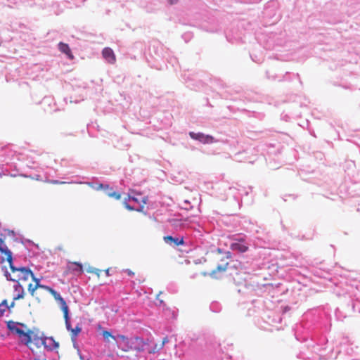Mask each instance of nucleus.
I'll return each mask as SVG.
<instances>
[{
    "instance_id": "f257e3e1",
    "label": "nucleus",
    "mask_w": 360,
    "mask_h": 360,
    "mask_svg": "<svg viewBox=\"0 0 360 360\" xmlns=\"http://www.w3.org/2000/svg\"><path fill=\"white\" fill-rule=\"evenodd\" d=\"M331 308L328 304L307 310L301 321L302 327L309 333L323 334L331 330Z\"/></svg>"
},
{
    "instance_id": "f03ea898",
    "label": "nucleus",
    "mask_w": 360,
    "mask_h": 360,
    "mask_svg": "<svg viewBox=\"0 0 360 360\" xmlns=\"http://www.w3.org/2000/svg\"><path fill=\"white\" fill-rule=\"evenodd\" d=\"M356 287L346 279H342L335 283L333 289L338 297H344L348 302L346 304L337 307L335 310V316L338 321H342L350 312L356 311V304L353 296H355Z\"/></svg>"
},
{
    "instance_id": "7ed1b4c3",
    "label": "nucleus",
    "mask_w": 360,
    "mask_h": 360,
    "mask_svg": "<svg viewBox=\"0 0 360 360\" xmlns=\"http://www.w3.org/2000/svg\"><path fill=\"white\" fill-rule=\"evenodd\" d=\"M174 201L169 197H159V223H169L176 230H181L186 226V218L173 210Z\"/></svg>"
},
{
    "instance_id": "20e7f679",
    "label": "nucleus",
    "mask_w": 360,
    "mask_h": 360,
    "mask_svg": "<svg viewBox=\"0 0 360 360\" xmlns=\"http://www.w3.org/2000/svg\"><path fill=\"white\" fill-rule=\"evenodd\" d=\"M266 278L257 275L251 276L244 278L243 283L238 286L237 291L245 296H260L264 292H271L274 289V285L266 283Z\"/></svg>"
},
{
    "instance_id": "39448f33",
    "label": "nucleus",
    "mask_w": 360,
    "mask_h": 360,
    "mask_svg": "<svg viewBox=\"0 0 360 360\" xmlns=\"http://www.w3.org/2000/svg\"><path fill=\"white\" fill-rule=\"evenodd\" d=\"M7 328L13 335L18 337L22 344L30 347L32 340H34V333L32 330L25 324L13 321H7Z\"/></svg>"
},
{
    "instance_id": "423d86ee",
    "label": "nucleus",
    "mask_w": 360,
    "mask_h": 360,
    "mask_svg": "<svg viewBox=\"0 0 360 360\" xmlns=\"http://www.w3.org/2000/svg\"><path fill=\"white\" fill-rule=\"evenodd\" d=\"M8 264L10 270L5 271V276L7 280L20 283V282L27 281L30 278H34V274L29 268L14 266L13 257L11 258V262Z\"/></svg>"
},
{
    "instance_id": "0eeeda50",
    "label": "nucleus",
    "mask_w": 360,
    "mask_h": 360,
    "mask_svg": "<svg viewBox=\"0 0 360 360\" xmlns=\"http://www.w3.org/2000/svg\"><path fill=\"white\" fill-rule=\"evenodd\" d=\"M163 241L167 245L181 252L188 253L191 251L189 240L183 236L167 235L163 237Z\"/></svg>"
},
{
    "instance_id": "6e6552de",
    "label": "nucleus",
    "mask_w": 360,
    "mask_h": 360,
    "mask_svg": "<svg viewBox=\"0 0 360 360\" xmlns=\"http://www.w3.org/2000/svg\"><path fill=\"white\" fill-rule=\"evenodd\" d=\"M230 248L235 252L244 253L249 249L248 237L243 233H237L230 237Z\"/></svg>"
},
{
    "instance_id": "1a4fd4ad",
    "label": "nucleus",
    "mask_w": 360,
    "mask_h": 360,
    "mask_svg": "<svg viewBox=\"0 0 360 360\" xmlns=\"http://www.w3.org/2000/svg\"><path fill=\"white\" fill-rule=\"evenodd\" d=\"M225 35L227 41L231 44H238L242 41L244 37V30L241 26L237 25L226 30Z\"/></svg>"
},
{
    "instance_id": "9d476101",
    "label": "nucleus",
    "mask_w": 360,
    "mask_h": 360,
    "mask_svg": "<svg viewBox=\"0 0 360 360\" xmlns=\"http://www.w3.org/2000/svg\"><path fill=\"white\" fill-rule=\"evenodd\" d=\"M162 310V316L167 321H174L177 319L178 309L175 307L173 309L167 306L166 303L159 299V311Z\"/></svg>"
},
{
    "instance_id": "9b49d317",
    "label": "nucleus",
    "mask_w": 360,
    "mask_h": 360,
    "mask_svg": "<svg viewBox=\"0 0 360 360\" xmlns=\"http://www.w3.org/2000/svg\"><path fill=\"white\" fill-rule=\"evenodd\" d=\"M266 76L267 79L272 81H278V82H284V81H290L293 79H297L299 82L302 84V81L300 79L299 74H294L290 72H286L285 75L278 76L276 74L271 75L269 71L266 72Z\"/></svg>"
},
{
    "instance_id": "f8f14e48",
    "label": "nucleus",
    "mask_w": 360,
    "mask_h": 360,
    "mask_svg": "<svg viewBox=\"0 0 360 360\" xmlns=\"http://www.w3.org/2000/svg\"><path fill=\"white\" fill-rule=\"evenodd\" d=\"M66 329L70 332L71 340L75 341L77 336L82 331V326L78 323L75 328H72L70 323L69 311L63 314Z\"/></svg>"
},
{
    "instance_id": "ddd939ff",
    "label": "nucleus",
    "mask_w": 360,
    "mask_h": 360,
    "mask_svg": "<svg viewBox=\"0 0 360 360\" xmlns=\"http://www.w3.org/2000/svg\"><path fill=\"white\" fill-rule=\"evenodd\" d=\"M128 199L129 200H132L134 202L137 203L136 207H131L129 204H127L126 202H124V207L129 210H137V211H142L144 205L146 204V198L145 197H143L141 194H137L136 195H129Z\"/></svg>"
},
{
    "instance_id": "4468645a",
    "label": "nucleus",
    "mask_w": 360,
    "mask_h": 360,
    "mask_svg": "<svg viewBox=\"0 0 360 360\" xmlns=\"http://www.w3.org/2000/svg\"><path fill=\"white\" fill-rule=\"evenodd\" d=\"M188 135L191 139L198 141L203 144H210L217 141L214 136L209 134H205L202 132L190 131Z\"/></svg>"
},
{
    "instance_id": "2eb2a0df",
    "label": "nucleus",
    "mask_w": 360,
    "mask_h": 360,
    "mask_svg": "<svg viewBox=\"0 0 360 360\" xmlns=\"http://www.w3.org/2000/svg\"><path fill=\"white\" fill-rule=\"evenodd\" d=\"M45 290L49 292L52 295L53 297H54V299L58 301L60 305V309L63 311V314L69 311V309H68V306L66 303V302L65 301V300L60 295L59 293H58L55 290H53V288L49 287V286H46L45 285L44 287V289Z\"/></svg>"
},
{
    "instance_id": "dca6fc26",
    "label": "nucleus",
    "mask_w": 360,
    "mask_h": 360,
    "mask_svg": "<svg viewBox=\"0 0 360 360\" xmlns=\"http://www.w3.org/2000/svg\"><path fill=\"white\" fill-rule=\"evenodd\" d=\"M0 252L4 255L1 257L2 262L6 260L8 263L11 262V258L13 257L12 252L6 246L4 240L2 238H0Z\"/></svg>"
},
{
    "instance_id": "f3484780",
    "label": "nucleus",
    "mask_w": 360,
    "mask_h": 360,
    "mask_svg": "<svg viewBox=\"0 0 360 360\" xmlns=\"http://www.w3.org/2000/svg\"><path fill=\"white\" fill-rule=\"evenodd\" d=\"M163 117L161 118L159 115V120H160V123L162 124V129H167L172 126L173 116L172 113L166 110L162 111Z\"/></svg>"
},
{
    "instance_id": "a211bd4d",
    "label": "nucleus",
    "mask_w": 360,
    "mask_h": 360,
    "mask_svg": "<svg viewBox=\"0 0 360 360\" xmlns=\"http://www.w3.org/2000/svg\"><path fill=\"white\" fill-rule=\"evenodd\" d=\"M67 270L69 272L81 275L84 272L82 264L77 262H68Z\"/></svg>"
},
{
    "instance_id": "6ab92c4d",
    "label": "nucleus",
    "mask_w": 360,
    "mask_h": 360,
    "mask_svg": "<svg viewBox=\"0 0 360 360\" xmlns=\"http://www.w3.org/2000/svg\"><path fill=\"white\" fill-rule=\"evenodd\" d=\"M102 55H103V57L105 58V60L108 63H111V64H113L115 63L116 57H115V55L113 51L110 48H109V47L104 48L102 51Z\"/></svg>"
},
{
    "instance_id": "aec40b11",
    "label": "nucleus",
    "mask_w": 360,
    "mask_h": 360,
    "mask_svg": "<svg viewBox=\"0 0 360 360\" xmlns=\"http://www.w3.org/2000/svg\"><path fill=\"white\" fill-rule=\"evenodd\" d=\"M46 348L49 350H53L59 347V343L56 342L53 338H46L44 340H39Z\"/></svg>"
},
{
    "instance_id": "412c9836",
    "label": "nucleus",
    "mask_w": 360,
    "mask_h": 360,
    "mask_svg": "<svg viewBox=\"0 0 360 360\" xmlns=\"http://www.w3.org/2000/svg\"><path fill=\"white\" fill-rule=\"evenodd\" d=\"M32 279L35 282V283H30L28 285V291L32 296L36 297V291L39 288L44 289L45 285L40 284L39 280L36 278L34 276V278Z\"/></svg>"
},
{
    "instance_id": "4be33fe9",
    "label": "nucleus",
    "mask_w": 360,
    "mask_h": 360,
    "mask_svg": "<svg viewBox=\"0 0 360 360\" xmlns=\"http://www.w3.org/2000/svg\"><path fill=\"white\" fill-rule=\"evenodd\" d=\"M13 288L14 290L17 292V294L13 296V300H19L25 298L26 293L24 288L20 283H16Z\"/></svg>"
},
{
    "instance_id": "5701e85b",
    "label": "nucleus",
    "mask_w": 360,
    "mask_h": 360,
    "mask_svg": "<svg viewBox=\"0 0 360 360\" xmlns=\"http://www.w3.org/2000/svg\"><path fill=\"white\" fill-rule=\"evenodd\" d=\"M58 49L60 52L66 54L68 58H70V60L74 59V56L72 53V51L68 44L60 42L58 44Z\"/></svg>"
},
{
    "instance_id": "b1692460",
    "label": "nucleus",
    "mask_w": 360,
    "mask_h": 360,
    "mask_svg": "<svg viewBox=\"0 0 360 360\" xmlns=\"http://www.w3.org/2000/svg\"><path fill=\"white\" fill-rule=\"evenodd\" d=\"M342 356H343V354L338 348L335 349H332L329 353L325 355L327 359H337Z\"/></svg>"
},
{
    "instance_id": "393cba45",
    "label": "nucleus",
    "mask_w": 360,
    "mask_h": 360,
    "mask_svg": "<svg viewBox=\"0 0 360 360\" xmlns=\"http://www.w3.org/2000/svg\"><path fill=\"white\" fill-rule=\"evenodd\" d=\"M117 338L122 341V344L123 345L122 350L124 351H129L130 349H131V347L129 346V338L123 335H117Z\"/></svg>"
},
{
    "instance_id": "a878e982",
    "label": "nucleus",
    "mask_w": 360,
    "mask_h": 360,
    "mask_svg": "<svg viewBox=\"0 0 360 360\" xmlns=\"http://www.w3.org/2000/svg\"><path fill=\"white\" fill-rule=\"evenodd\" d=\"M193 206L194 205L192 204V202L188 200H184L179 205L180 209L187 211L192 210Z\"/></svg>"
},
{
    "instance_id": "bb28decb",
    "label": "nucleus",
    "mask_w": 360,
    "mask_h": 360,
    "mask_svg": "<svg viewBox=\"0 0 360 360\" xmlns=\"http://www.w3.org/2000/svg\"><path fill=\"white\" fill-rule=\"evenodd\" d=\"M227 265H228V263H226V264H218L217 266V269L215 270H213L211 273H210V276L212 277V278H217L216 276V274L218 272V271H220V272H224L227 269Z\"/></svg>"
},
{
    "instance_id": "cd10ccee",
    "label": "nucleus",
    "mask_w": 360,
    "mask_h": 360,
    "mask_svg": "<svg viewBox=\"0 0 360 360\" xmlns=\"http://www.w3.org/2000/svg\"><path fill=\"white\" fill-rule=\"evenodd\" d=\"M210 309L212 312L219 313L221 310V305L217 301H213L210 305Z\"/></svg>"
},
{
    "instance_id": "c85d7f7f",
    "label": "nucleus",
    "mask_w": 360,
    "mask_h": 360,
    "mask_svg": "<svg viewBox=\"0 0 360 360\" xmlns=\"http://www.w3.org/2000/svg\"><path fill=\"white\" fill-rule=\"evenodd\" d=\"M105 194L110 198H112L116 200H120L121 198V195L119 193L113 191L112 188H110V189H105Z\"/></svg>"
},
{
    "instance_id": "c756f323",
    "label": "nucleus",
    "mask_w": 360,
    "mask_h": 360,
    "mask_svg": "<svg viewBox=\"0 0 360 360\" xmlns=\"http://www.w3.org/2000/svg\"><path fill=\"white\" fill-rule=\"evenodd\" d=\"M174 334L166 335L165 337H163L162 340V347H164V346L167 345V344L172 342V340L174 338Z\"/></svg>"
},
{
    "instance_id": "7c9ffc66",
    "label": "nucleus",
    "mask_w": 360,
    "mask_h": 360,
    "mask_svg": "<svg viewBox=\"0 0 360 360\" xmlns=\"http://www.w3.org/2000/svg\"><path fill=\"white\" fill-rule=\"evenodd\" d=\"M167 290L170 293L174 294L177 292L178 287L175 283H171L167 285Z\"/></svg>"
},
{
    "instance_id": "2f4dec72",
    "label": "nucleus",
    "mask_w": 360,
    "mask_h": 360,
    "mask_svg": "<svg viewBox=\"0 0 360 360\" xmlns=\"http://www.w3.org/2000/svg\"><path fill=\"white\" fill-rule=\"evenodd\" d=\"M250 58L252 60V61H254L256 63H262L264 60V58L261 55L257 56L254 53H250Z\"/></svg>"
},
{
    "instance_id": "473e14b6",
    "label": "nucleus",
    "mask_w": 360,
    "mask_h": 360,
    "mask_svg": "<svg viewBox=\"0 0 360 360\" xmlns=\"http://www.w3.org/2000/svg\"><path fill=\"white\" fill-rule=\"evenodd\" d=\"M8 307V302L6 300H3L0 303V316H3Z\"/></svg>"
},
{
    "instance_id": "72a5a7b5",
    "label": "nucleus",
    "mask_w": 360,
    "mask_h": 360,
    "mask_svg": "<svg viewBox=\"0 0 360 360\" xmlns=\"http://www.w3.org/2000/svg\"><path fill=\"white\" fill-rule=\"evenodd\" d=\"M86 271L88 273H90V274H96L98 277L100 276V274L101 273V270L98 269H96V268H94V267H92V266H89L87 269H86Z\"/></svg>"
},
{
    "instance_id": "f704fd0d",
    "label": "nucleus",
    "mask_w": 360,
    "mask_h": 360,
    "mask_svg": "<svg viewBox=\"0 0 360 360\" xmlns=\"http://www.w3.org/2000/svg\"><path fill=\"white\" fill-rule=\"evenodd\" d=\"M102 335H103V338L107 341L109 340V338H111L114 340L116 339L115 336L112 335L110 332L107 331V330H103L102 332Z\"/></svg>"
},
{
    "instance_id": "c9c22d12",
    "label": "nucleus",
    "mask_w": 360,
    "mask_h": 360,
    "mask_svg": "<svg viewBox=\"0 0 360 360\" xmlns=\"http://www.w3.org/2000/svg\"><path fill=\"white\" fill-rule=\"evenodd\" d=\"M216 84L219 86L220 88H224L225 87V84L224 83V82L219 79H216L214 80Z\"/></svg>"
},
{
    "instance_id": "e433bc0d",
    "label": "nucleus",
    "mask_w": 360,
    "mask_h": 360,
    "mask_svg": "<svg viewBox=\"0 0 360 360\" xmlns=\"http://www.w3.org/2000/svg\"><path fill=\"white\" fill-rule=\"evenodd\" d=\"M165 328H166V331L168 332L169 333H172L174 331V326L171 323L167 324L165 326Z\"/></svg>"
},
{
    "instance_id": "4c0bfd02",
    "label": "nucleus",
    "mask_w": 360,
    "mask_h": 360,
    "mask_svg": "<svg viewBox=\"0 0 360 360\" xmlns=\"http://www.w3.org/2000/svg\"><path fill=\"white\" fill-rule=\"evenodd\" d=\"M96 189H97V190H101V189H103V190H104V191H105V189H110V186H109V185H108V184H99V185L98 186V187H97V188H96Z\"/></svg>"
},
{
    "instance_id": "58836bf2",
    "label": "nucleus",
    "mask_w": 360,
    "mask_h": 360,
    "mask_svg": "<svg viewBox=\"0 0 360 360\" xmlns=\"http://www.w3.org/2000/svg\"><path fill=\"white\" fill-rule=\"evenodd\" d=\"M44 181L52 184H63L65 183L63 181H59L58 180H45Z\"/></svg>"
},
{
    "instance_id": "ea45409f",
    "label": "nucleus",
    "mask_w": 360,
    "mask_h": 360,
    "mask_svg": "<svg viewBox=\"0 0 360 360\" xmlns=\"http://www.w3.org/2000/svg\"><path fill=\"white\" fill-rule=\"evenodd\" d=\"M15 301H16V300H13V301L11 302V303L10 304H8V307H7V309H10L13 308V307H15Z\"/></svg>"
},
{
    "instance_id": "a19ab883",
    "label": "nucleus",
    "mask_w": 360,
    "mask_h": 360,
    "mask_svg": "<svg viewBox=\"0 0 360 360\" xmlns=\"http://www.w3.org/2000/svg\"><path fill=\"white\" fill-rule=\"evenodd\" d=\"M281 147H278L277 148V152H274L273 150H269V153H274L275 155H276L277 153H281Z\"/></svg>"
},
{
    "instance_id": "79ce46f5",
    "label": "nucleus",
    "mask_w": 360,
    "mask_h": 360,
    "mask_svg": "<svg viewBox=\"0 0 360 360\" xmlns=\"http://www.w3.org/2000/svg\"><path fill=\"white\" fill-rule=\"evenodd\" d=\"M232 256V253L229 251L226 252V258H231Z\"/></svg>"
},
{
    "instance_id": "37998d69",
    "label": "nucleus",
    "mask_w": 360,
    "mask_h": 360,
    "mask_svg": "<svg viewBox=\"0 0 360 360\" xmlns=\"http://www.w3.org/2000/svg\"><path fill=\"white\" fill-rule=\"evenodd\" d=\"M32 179H34L36 181H41L40 175H36L35 177H32Z\"/></svg>"
},
{
    "instance_id": "c03bdc74",
    "label": "nucleus",
    "mask_w": 360,
    "mask_h": 360,
    "mask_svg": "<svg viewBox=\"0 0 360 360\" xmlns=\"http://www.w3.org/2000/svg\"><path fill=\"white\" fill-rule=\"evenodd\" d=\"M168 2L170 4H175L176 3H177L178 0H167Z\"/></svg>"
},
{
    "instance_id": "a18cd8bd",
    "label": "nucleus",
    "mask_w": 360,
    "mask_h": 360,
    "mask_svg": "<svg viewBox=\"0 0 360 360\" xmlns=\"http://www.w3.org/2000/svg\"><path fill=\"white\" fill-rule=\"evenodd\" d=\"M125 272H127L129 276L134 275V273L131 270H129V269L125 270Z\"/></svg>"
},
{
    "instance_id": "49530a36",
    "label": "nucleus",
    "mask_w": 360,
    "mask_h": 360,
    "mask_svg": "<svg viewBox=\"0 0 360 360\" xmlns=\"http://www.w3.org/2000/svg\"><path fill=\"white\" fill-rule=\"evenodd\" d=\"M290 307H288V306H285L284 308H283V313H285L287 312L288 310H290Z\"/></svg>"
},
{
    "instance_id": "de8ad7c7",
    "label": "nucleus",
    "mask_w": 360,
    "mask_h": 360,
    "mask_svg": "<svg viewBox=\"0 0 360 360\" xmlns=\"http://www.w3.org/2000/svg\"><path fill=\"white\" fill-rule=\"evenodd\" d=\"M242 191L244 192V194L245 195H248L249 194V191H247L245 188H243Z\"/></svg>"
},
{
    "instance_id": "09e8293b",
    "label": "nucleus",
    "mask_w": 360,
    "mask_h": 360,
    "mask_svg": "<svg viewBox=\"0 0 360 360\" xmlns=\"http://www.w3.org/2000/svg\"><path fill=\"white\" fill-rule=\"evenodd\" d=\"M105 271L106 275L109 276V269H106Z\"/></svg>"
},
{
    "instance_id": "8fccbe9b",
    "label": "nucleus",
    "mask_w": 360,
    "mask_h": 360,
    "mask_svg": "<svg viewBox=\"0 0 360 360\" xmlns=\"http://www.w3.org/2000/svg\"><path fill=\"white\" fill-rule=\"evenodd\" d=\"M310 134H311L313 136L316 137V135H315V134H314V131L310 132Z\"/></svg>"
},
{
    "instance_id": "3c124183",
    "label": "nucleus",
    "mask_w": 360,
    "mask_h": 360,
    "mask_svg": "<svg viewBox=\"0 0 360 360\" xmlns=\"http://www.w3.org/2000/svg\"><path fill=\"white\" fill-rule=\"evenodd\" d=\"M248 190H249L250 191H252V187H249V188H248Z\"/></svg>"
},
{
    "instance_id": "603ef678",
    "label": "nucleus",
    "mask_w": 360,
    "mask_h": 360,
    "mask_svg": "<svg viewBox=\"0 0 360 360\" xmlns=\"http://www.w3.org/2000/svg\"><path fill=\"white\" fill-rule=\"evenodd\" d=\"M271 148H274V146H273V145H271V144L269 149H270Z\"/></svg>"
},
{
    "instance_id": "864d4df0",
    "label": "nucleus",
    "mask_w": 360,
    "mask_h": 360,
    "mask_svg": "<svg viewBox=\"0 0 360 360\" xmlns=\"http://www.w3.org/2000/svg\"><path fill=\"white\" fill-rule=\"evenodd\" d=\"M218 251H219V252H221V249L218 248Z\"/></svg>"
},
{
    "instance_id": "5fc2aeb1",
    "label": "nucleus",
    "mask_w": 360,
    "mask_h": 360,
    "mask_svg": "<svg viewBox=\"0 0 360 360\" xmlns=\"http://www.w3.org/2000/svg\"><path fill=\"white\" fill-rule=\"evenodd\" d=\"M193 202H194L195 203H196V202H197V201H196V200H195V199H193Z\"/></svg>"
},
{
    "instance_id": "6e6d98bb",
    "label": "nucleus",
    "mask_w": 360,
    "mask_h": 360,
    "mask_svg": "<svg viewBox=\"0 0 360 360\" xmlns=\"http://www.w3.org/2000/svg\"><path fill=\"white\" fill-rule=\"evenodd\" d=\"M162 101H163V98H161L160 102L162 103Z\"/></svg>"
},
{
    "instance_id": "4d7b16f0",
    "label": "nucleus",
    "mask_w": 360,
    "mask_h": 360,
    "mask_svg": "<svg viewBox=\"0 0 360 360\" xmlns=\"http://www.w3.org/2000/svg\"><path fill=\"white\" fill-rule=\"evenodd\" d=\"M162 292H159L158 295L160 296L161 295Z\"/></svg>"
},
{
    "instance_id": "13d9d810",
    "label": "nucleus",
    "mask_w": 360,
    "mask_h": 360,
    "mask_svg": "<svg viewBox=\"0 0 360 360\" xmlns=\"http://www.w3.org/2000/svg\"><path fill=\"white\" fill-rule=\"evenodd\" d=\"M359 312H360V309H359Z\"/></svg>"
}]
</instances>
